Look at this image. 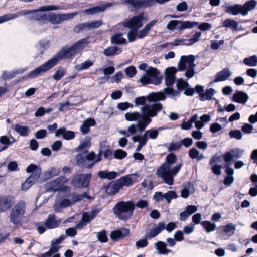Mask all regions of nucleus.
<instances>
[{"instance_id":"nucleus-1","label":"nucleus","mask_w":257,"mask_h":257,"mask_svg":"<svg viewBox=\"0 0 257 257\" xmlns=\"http://www.w3.org/2000/svg\"><path fill=\"white\" fill-rule=\"evenodd\" d=\"M163 109V105L160 103L142 106L141 113L137 111L127 112L125 114V118L128 121H137V129L143 132L152 122V118L157 116L158 113Z\"/></svg>"},{"instance_id":"nucleus-2","label":"nucleus","mask_w":257,"mask_h":257,"mask_svg":"<svg viewBox=\"0 0 257 257\" xmlns=\"http://www.w3.org/2000/svg\"><path fill=\"white\" fill-rule=\"evenodd\" d=\"M177 157L173 153L168 154L165 158L164 162L157 169L156 175L168 185L174 183V178L179 172L182 166V163H178L171 168L176 162Z\"/></svg>"},{"instance_id":"nucleus-3","label":"nucleus","mask_w":257,"mask_h":257,"mask_svg":"<svg viewBox=\"0 0 257 257\" xmlns=\"http://www.w3.org/2000/svg\"><path fill=\"white\" fill-rule=\"evenodd\" d=\"M60 7L56 5L43 6L38 9L33 10H24L18 12L17 14H9L0 16V24L13 20L20 16H27L26 18L31 20L45 21L46 14H41L40 12L57 10Z\"/></svg>"},{"instance_id":"nucleus-4","label":"nucleus","mask_w":257,"mask_h":257,"mask_svg":"<svg viewBox=\"0 0 257 257\" xmlns=\"http://www.w3.org/2000/svg\"><path fill=\"white\" fill-rule=\"evenodd\" d=\"M88 40L83 38L75 43L70 47L65 46L57 52L50 60L54 67L58 62L63 59H69L78 54L87 45Z\"/></svg>"},{"instance_id":"nucleus-5","label":"nucleus","mask_w":257,"mask_h":257,"mask_svg":"<svg viewBox=\"0 0 257 257\" xmlns=\"http://www.w3.org/2000/svg\"><path fill=\"white\" fill-rule=\"evenodd\" d=\"M135 204L132 201L118 202L112 208L113 214L120 220L127 221L133 215Z\"/></svg>"},{"instance_id":"nucleus-6","label":"nucleus","mask_w":257,"mask_h":257,"mask_svg":"<svg viewBox=\"0 0 257 257\" xmlns=\"http://www.w3.org/2000/svg\"><path fill=\"white\" fill-rule=\"evenodd\" d=\"M257 2L255 0H250L245 2L243 5L235 4L229 5L225 3L222 8L225 13L232 15L240 14L242 16L247 15L248 12L253 10L256 6Z\"/></svg>"},{"instance_id":"nucleus-7","label":"nucleus","mask_w":257,"mask_h":257,"mask_svg":"<svg viewBox=\"0 0 257 257\" xmlns=\"http://www.w3.org/2000/svg\"><path fill=\"white\" fill-rule=\"evenodd\" d=\"M26 203L24 201H19L13 208L9 215L10 222L16 226H20L25 214Z\"/></svg>"},{"instance_id":"nucleus-8","label":"nucleus","mask_w":257,"mask_h":257,"mask_svg":"<svg viewBox=\"0 0 257 257\" xmlns=\"http://www.w3.org/2000/svg\"><path fill=\"white\" fill-rule=\"evenodd\" d=\"M195 60V56L193 55L182 56L178 64V70L183 71L187 68L185 76L188 78H192L195 74L194 69L196 67Z\"/></svg>"},{"instance_id":"nucleus-9","label":"nucleus","mask_w":257,"mask_h":257,"mask_svg":"<svg viewBox=\"0 0 257 257\" xmlns=\"http://www.w3.org/2000/svg\"><path fill=\"white\" fill-rule=\"evenodd\" d=\"M26 171L29 173H31V174L21 185V190L24 191L27 190L38 181L40 177L42 169L40 166L31 164L26 168Z\"/></svg>"},{"instance_id":"nucleus-10","label":"nucleus","mask_w":257,"mask_h":257,"mask_svg":"<svg viewBox=\"0 0 257 257\" xmlns=\"http://www.w3.org/2000/svg\"><path fill=\"white\" fill-rule=\"evenodd\" d=\"M96 155L94 151H91L87 155L85 153H79L75 156L76 165L82 169H91L94 166L93 160Z\"/></svg>"},{"instance_id":"nucleus-11","label":"nucleus","mask_w":257,"mask_h":257,"mask_svg":"<svg viewBox=\"0 0 257 257\" xmlns=\"http://www.w3.org/2000/svg\"><path fill=\"white\" fill-rule=\"evenodd\" d=\"M78 14L77 12H73L67 14H56L53 13H50L48 15L46 14L45 21L49 22L54 25L61 23L64 21H67L73 19Z\"/></svg>"},{"instance_id":"nucleus-12","label":"nucleus","mask_w":257,"mask_h":257,"mask_svg":"<svg viewBox=\"0 0 257 257\" xmlns=\"http://www.w3.org/2000/svg\"><path fill=\"white\" fill-rule=\"evenodd\" d=\"M92 176V174L90 173L78 174L72 179L71 184L76 188H88Z\"/></svg>"},{"instance_id":"nucleus-13","label":"nucleus","mask_w":257,"mask_h":257,"mask_svg":"<svg viewBox=\"0 0 257 257\" xmlns=\"http://www.w3.org/2000/svg\"><path fill=\"white\" fill-rule=\"evenodd\" d=\"M188 87H189V83L185 81L183 79L179 78L177 79L176 82V90L173 89L172 88H165L164 91L167 95H170L172 97L179 96L181 91L185 90V89Z\"/></svg>"},{"instance_id":"nucleus-14","label":"nucleus","mask_w":257,"mask_h":257,"mask_svg":"<svg viewBox=\"0 0 257 257\" xmlns=\"http://www.w3.org/2000/svg\"><path fill=\"white\" fill-rule=\"evenodd\" d=\"M243 153V150L239 148L232 149L229 151L225 152L223 155V158L225 162V166L230 165L232 162L240 158Z\"/></svg>"},{"instance_id":"nucleus-15","label":"nucleus","mask_w":257,"mask_h":257,"mask_svg":"<svg viewBox=\"0 0 257 257\" xmlns=\"http://www.w3.org/2000/svg\"><path fill=\"white\" fill-rule=\"evenodd\" d=\"M143 17V13H140L138 15L132 17L129 20L124 21L123 26L132 30L138 31L143 25L142 23Z\"/></svg>"},{"instance_id":"nucleus-16","label":"nucleus","mask_w":257,"mask_h":257,"mask_svg":"<svg viewBox=\"0 0 257 257\" xmlns=\"http://www.w3.org/2000/svg\"><path fill=\"white\" fill-rule=\"evenodd\" d=\"M66 182V178L64 176H61L54 180L47 183L45 184V188L47 192L60 191L62 189V186Z\"/></svg>"},{"instance_id":"nucleus-17","label":"nucleus","mask_w":257,"mask_h":257,"mask_svg":"<svg viewBox=\"0 0 257 257\" xmlns=\"http://www.w3.org/2000/svg\"><path fill=\"white\" fill-rule=\"evenodd\" d=\"M53 65L50 60L46 61L42 65L38 67L32 71L30 72L28 77L30 78H34L38 77L42 73H45L53 67Z\"/></svg>"},{"instance_id":"nucleus-18","label":"nucleus","mask_w":257,"mask_h":257,"mask_svg":"<svg viewBox=\"0 0 257 257\" xmlns=\"http://www.w3.org/2000/svg\"><path fill=\"white\" fill-rule=\"evenodd\" d=\"M13 204V197L12 195H0V213L9 210Z\"/></svg>"},{"instance_id":"nucleus-19","label":"nucleus","mask_w":257,"mask_h":257,"mask_svg":"<svg viewBox=\"0 0 257 257\" xmlns=\"http://www.w3.org/2000/svg\"><path fill=\"white\" fill-rule=\"evenodd\" d=\"M176 69L174 67H168L165 72V83L167 88H171L174 83Z\"/></svg>"},{"instance_id":"nucleus-20","label":"nucleus","mask_w":257,"mask_h":257,"mask_svg":"<svg viewBox=\"0 0 257 257\" xmlns=\"http://www.w3.org/2000/svg\"><path fill=\"white\" fill-rule=\"evenodd\" d=\"M165 228V223L164 222H160L158 224L157 226L153 229H150L146 231L145 237L147 239H151L160 234Z\"/></svg>"},{"instance_id":"nucleus-21","label":"nucleus","mask_w":257,"mask_h":257,"mask_svg":"<svg viewBox=\"0 0 257 257\" xmlns=\"http://www.w3.org/2000/svg\"><path fill=\"white\" fill-rule=\"evenodd\" d=\"M130 234V230L125 228H121L113 231L110 233V238L113 241H118L126 237Z\"/></svg>"},{"instance_id":"nucleus-22","label":"nucleus","mask_w":257,"mask_h":257,"mask_svg":"<svg viewBox=\"0 0 257 257\" xmlns=\"http://www.w3.org/2000/svg\"><path fill=\"white\" fill-rule=\"evenodd\" d=\"M61 223L60 219H56V216L54 214L48 215L45 222V226L48 229H54L57 228Z\"/></svg>"},{"instance_id":"nucleus-23","label":"nucleus","mask_w":257,"mask_h":257,"mask_svg":"<svg viewBox=\"0 0 257 257\" xmlns=\"http://www.w3.org/2000/svg\"><path fill=\"white\" fill-rule=\"evenodd\" d=\"M146 75L150 77L152 81L158 79L159 82V84L162 82L163 75L156 68L149 67L146 70Z\"/></svg>"},{"instance_id":"nucleus-24","label":"nucleus","mask_w":257,"mask_h":257,"mask_svg":"<svg viewBox=\"0 0 257 257\" xmlns=\"http://www.w3.org/2000/svg\"><path fill=\"white\" fill-rule=\"evenodd\" d=\"M62 135L63 138L66 140H72L75 137V133L72 131H67L65 127H60L55 132V136L59 137Z\"/></svg>"},{"instance_id":"nucleus-25","label":"nucleus","mask_w":257,"mask_h":257,"mask_svg":"<svg viewBox=\"0 0 257 257\" xmlns=\"http://www.w3.org/2000/svg\"><path fill=\"white\" fill-rule=\"evenodd\" d=\"M121 187L119 184L117 183V180L114 182L109 183L105 187V192L108 195H114L117 194Z\"/></svg>"},{"instance_id":"nucleus-26","label":"nucleus","mask_w":257,"mask_h":257,"mask_svg":"<svg viewBox=\"0 0 257 257\" xmlns=\"http://www.w3.org/2000/svg\"><path fill=\"white\" fill-rule=\"evenodd\" d=\"M165 94H166L164 92H153L147 96V101L150 102H153V104L158 103V101L166 99Z\"/></svg>"},{"instance_id":"nucleus-27","label":"nucleus","mask_w":257,"mask_h":257,"mask_svg":"<svg viewBox=\"0 0 257 257\" xmlns=\"http://www.w3.org/2000/svg\"><path fill=\"white\" fill-rule=\"evenodd\" d=\"M248 98V95L241 91H237L232 96V100L234 102L242 104H245Z\"/></svg>"},{"instance_id":"nucleus-28","label":"nucleus","mask_w":257,"mask_h":257,"mask_svg":"<svg viewBox=\"0 0 257 257\" xmlns=\"http://www.w3.org/2000/svg\"><path fill=\"white\" fill-rule=\"evenodd\" d=\"M111 6V3H107L105 5L97 6L85 9L84 12L87 15H93L104 11L107 8Z\"/></svg>"},{"instance_id":"nucleus-29","label":"nucleus","mask_w":257,"mask_h":257,"mask_svg":"<svg viewBox=\"0 0 257 257\" xmlns=\"http://www.w3.org/2000/svg\"><path fill=\"white\" fill-rule=\"evenodd\" d=\"M96 124L95 120L89 118L86 119L80 127V130L82 134L86 135L90 131V127Z\"/></svg>"},{"instance_id":"nucleus-30","label":"nucleus","mask_w":257,"mask_h":257,"mask_svg":"<svg viewBox=\"0 0 257 257\" xmlns=\"http://www.w3.org/2000/svg\"><path fill=\"white\" fill-rule=\"evenodd\" d=\"M158 22V20H154L147 24L143 29L137 32V37L139 39H142L147 36L151 28Z\"/></svg>"},{"instance_id":"nucleus-31","label":"nucleus","mask_w":257,"mask_h":257,"mask_svg":"<svg viewBox=\"0 0 257 257\" xmlns=\"http://www.w3.org/2000/svg\"><path fill=\"white\" fill-rule=\"evenodd\" d=\"M91 146V138L86 136L83 141L80 142V145L76 148V151L78 152H83V153H88L87 150Z\"/></svg>"},{"instance_id":"nucleus-32","label":"nucleus","mask_w":257,"mask_h":257,"mask_svg":"<svg viewBox=\"0 0 257 257\" xmlns=\"http://www.w3.org/2000/svg\"><path fill=\"white\" fill-rule=\"evenodd\" d=\"M231 75V73L228 68H224L218 72L215 76L214 82L223 81L227 80Z\"/></svg>"},{"instance_id":"nucleus-33","label":"nucleus","mask_w":257,"mask_h":257,"mask_svg":"<svg viewBox=\"0 0 257 257\" xmlns=\"http://www.w3.org/2000/svg\"><path fill=\"white\" fill-rule=\"evenodd\" d=\"M164 129V128L163 127H160L158 128H152L146 131L143 136L145 137L147 141L149 139H156L158 136L159 132Z\"/></svg>"},{"instance_id":"nucleus-34","label":"nucleus","mask_w":257,"mask_h":257,"mask_svg":"<svg viewBox=\"0 0 257 257\" xmlns=\"http://www.w3.org/2000/svg\"><path fill=\"white\" fill-rule=\"evenodd\" d=\"M198 25V22H192L190 21H182L178 20L177 26H176V29L179 31H182L185 29H190L193 28L194 26Z\"/></svg>"},{"instance_id":"nucleus-35","label":"nucleus","mask_w":257,"mask_h":257,"mask_svg":"<svg viewBox=\"0 0 257 257\" xmlns=\"http://www.w3.org/2000/svg\"><path fill=\"white\" fill-rule=\"evenodd\" d=\"M238 25V23L237 21L230 18H226L222 23V27L230 28L233 31L239 30Z\"/></svg>"},{"instance_id":"nucleus-36","label":"nucleus","mask_w":257,"mask_h":257,"mask_svg":"<svg viewBox=\"0 0 257 257\" xmlns=\"http://www.w3.org/2000/svg\"><path fill=\"white\" fill-rule=\"evenodd\" d=\"M132 175L133 174L125 175L117 180V183L119 184L121 188L123 186L130 187L133 184V181L131 178Z\"/></svg>"},{"instance_id":"nucleus-37","label":"nucleus","mask_w":257,"mask_h":257,"mask_svg":"<svg viewBox=\"0 0 257 257\" xmlns=\"http://www.w3.org/2000/svg\"><path fill=\"white\" fill-rule=\"evenodd\" d=\"M155 247L160 254L167 255L172 252L171 250L167 248V244L163 241H159L156 243Z\"/></svg>"},{"instance_id":"nucleus-38","label":"nucleus","mask_w":257,"mask_h":257,"mask_svg":"<svg viewBox=\"0 0 257 257\" xmlns=\"http://www.w3.org/2000/svg\"><path fill=\"white\" fill-rule=\"evenodd\" d=\"M121 48L116 46H110L105 49L103 51V54L107 57H110L116 55H118L121 52Z\"/></svg>"},{"instance_id":"nucleus-39","label":"nucleus","mask_w":257,"mask_h":257,"mask_svg":"<svg viewBox=\"0 0 257 257\" xmlns=\"http://www.w3.org/2000/svg\"><path fill=\"white\" fill-rule=\"evenodd\" d=\"M14 130L20 136L24 137L27 136L29 133V128L28 126H22L18 124L15 125Z\"/></svg>"},{"instance_id":"nucleus-40","label":"nucleus","mask_w":257,"mask_h":257,"mask_svg":"<svg viewBox=\"0 0 257 257\" xmlns=\"http://www.w3.org/2000/svg\"><path fill=\"white\" fill-rule=\"evenodd\" d=\"M121 33H117L114 34L111 37V42L112 44L117 45L122 44L126 42V39L122 37Z\"/></svg>"},{"instance_id":"nucleus-41","label":"nucleus","mask_w":257,"mask_h":257,"mask_svg":"<svg viewBox=\"0 0 257 257\" xmlns=\"http://www.w3.org/2000/svg\"><path fill=\"white\" fill-rule=\"evenodd\" d=\"M23 71L20 70H13L12 72L4 71L2 75L3 80L10 79L14 78L16 75L22 73Z\"/></svg>"},{"instance_id":"nucleus-42","label":"nucleus","mask_w":257,"mask_h":257,"mask_svg":"<svg viewBox=\"0 0 257 257\" xmlns=\"http://www.w3.org/2000/svg\"><path fill=\"white\" fill-rule=\"evenodd\" d=\"M90 30L88 22L80 23L76 25L73 28V31L76 33H79L81 32Z\"/></svg>"},{"instance_id":"nucleus-43","label":"nucleus","mask_w":257,"mask_h":257,"mask_svg":"<svg viewBox=\"0 0 257 257\" xmlns=\"http://www.w3.org/2000/svg\"><path fill=\"white\" fill-rule=\"evenodd\" d=\"M66 74V70L62 67H59L53 75V78L56 81L60 80Z\"/></svg>"},{"instance_id":"nucleus-44","label":"nucleus","mask_w":257,"mask_h":257,"mask_svg":"<svg viewBox=\"0 0 257 257\" xmlns=\"http://www.w3.org/2000/svg\"><path fill=\"white\" fill-rule=\"evenodd\" d=\"M215 93V90L213 88H209L206 90L205 92L200 95V100L204 101L209 100L212 99L213 95Z\"/></svg>"},{"instance_id":"nucleus-45","label":"nucleus","mask_w":257,"mask_h":257,"mask_svg":"<svg viewBox=\"0 0 257 257\" xmlns=\"http://www.w3.org/2000/svg\"><path fill=\"white\" fill-rule=\"evenodd\" d=\"M243 63L246 66L254 67L257 65V56L252 55L249 57L245 58L243 59Z\"/></svg>"},{"instance_id":"nucleus-46","label":"nucleus","mask_w":257,"mask_h":257,"mask_svg":"<svg viewBox=\"0 0 257 257\" xmlns=\"http://www.w3.org/2000/svg\"><path fill=\"white\" fill-rule=\"evenodd\" d=\"M236 229V225L232 223H227L223 227V232L228 234L229 236L232 235L234 234V231Z\"/></svg>"},{"instance_id":"nucleus-47","label":"nucleus","mask_w":257,"mask_h":257,"mask_svg":"<svg viewBox=\"0 0 257 257\" xmlns=\"http://www.w3.org/2000/svg\"><path fill=\"white\" fill-rule=\"evenodd\" d=\"M201 225L205 229L207 232H210L215 230L216 226L214 223H211L208 221H203L201 222Z\"/></svg>"},{"instance_id":"nucleus-48","label":"nucleus","mask_w":257,"mask_h":257,"mask_svg":"<svg viewBox=\"0 0 257 257\" xmlns=\"http://www.w3.org/2000/svg\"><path fill=\"white\" fill-rule=\"evenodd\" d=\"M139 82L143 85H146L148 84H152L154 85L159 84V82L158 79L155 80H152L150 77L147 76H143L139 79Z\"/></svg>"},{"instance_id":"nucleus-49","label":"nucleus","mask_w":257,"mask_h":257,"mask_svg":"<svg viewBox=\"0 0 257 257\" xmlns=\"http://www.w3.org/2000/svg\"><path fill=\"white\" fill-rule=\"evenodd\" d=\"M93 61L90 60H87L84 62L77 65L76 66V68L77 70L79 71H81L83 70L87 69L92 66L93 65Z\"/></svg>"},{"instance_id":"nucleus-50","label":"nucleus","mask_w":257,"mask_h":257,"mask_svg":"<svg viewBox=\"0 0 257 257\" xmlns=\"http://www.w3.org/2000/svg\"><path fill=\"white\" fill-rule=\"evenodd\" d=\"M49 47V42L48 40H42L39 41L38 50L40 54L45 51Z\"/></svg>"},{"instance_id":"nucleus-51","label":"nucleus","mask_w":257,"mask_h":257,"mask_svg":"<svg viewBox=\"0 0 257 257\" xmlns=\"http://www.w3.org/2000/svg\"><path fill=\"white\" fill-rule=\"evenodd\" d=\"M178 197L177 194L174 191H168L164 193V197L168 203H170L172 199H176Z\"/></svg>"},{"instance_id":"nucleus-52","label":"nucleus","mask_w":257,"mask_h":257,"mask_svg":"<svg viewBox=\"0 0 257 257\" xmlns=\"http://www.w3.org/2000/svg\"><path fill=\"white\" fill-rule=\"evenodd\" d=\"M97 238L98 240L102 243L107 242L108 237L107 236V233L105 230H102L97 233Z\"/></svg>"},{"instance_id":"nucleus-53","label":"nucleus","mask_w":257,"mask_h":257,"mask_svg":"<svg viewBox=\"0 0 257 257\" xmlns=\"http://www.w3.org/2000/svg\"><path fill=\"white\" fill-rule=\"evenodd\" d=\"M114 158L118 159H122L127 156V153L122 149H118L113 153Z\"/></svg>"},{"instance_id":"nucleus-54","label":"nucleus","mask_w":257,"mask_h":257,"mask_svg":"<svg viewBox=\"0 0 257 257\" xmlns=\"http://www.w3.org/2000/svg\"><path fill=\"white\" fill-rule=\"evenodd\" d=\"M229 136L230 138H235L237 140H240L242 137L240 131L237 130L230 131L229 132Z\"/></svg>"},{"instance_id":"nucleus-55","label":"nucleus","mask_w":257,"mask_h":257,"mask_svg":"<svg viewBox=\"0 0 257 257\" xmlns=\"http://www.w3.org/2000/svg\"><path fill=\"white\" fill-rule=\"evenodd\" d=\"M147 100V96H141L135 98V103L136 104V106L139 105H143L144 106L145 105H149L148 104H146V102ZM152 104H150V105H152Z\"/></svg>"},{"instance_id":"nucleus-56","label":"nucleus","mask_w":257,"mask_h":257,"mask_svg":"<svg viewBox=\"0 0 257 257\" xmlns=\"http://www.w3.org/2000/svg\"><path fill=\"white\" fill-rule=\"evenodd\" d=\"M12 138L13 141H11L8 137L3 136L0 137V143L3 145H12L16 141L14 138L12 137Z\"/></svg>"},{"instance_id":"nucleus-57","label":"nucleus","mask_w":257,"mask_h":257,"mask_svg":"<svg viewBox=\"0 0 257 257\" xmlns=\"http://www.w3.org/2000/svg\"><path fill=\"white\" fill-rule=\"evenodd\" d=\"M182 144H180V142H172L169 144V146L168 147V151L169 152L176 151L179 150Z\"/></svg>"},{"instance_id":"nucleus-58","label":"nucleus","mask_w":257,"mask_h":257,"mask_svg":"<svg viewBox=\"0 0 257 257\" xmlns=\"http://www.w3.org/2000/svg\"><path fill=\"white\" fill-rule=\"evenodd\" d=\"M125 72L128 77L132 78L136 74L137 70L135 66H130L125 68Z\"/></svg>"},{"instance_id":"nucleus-59","label":"nucleus","mask_w":257,"mask_h":257,"mask_svg":"<svg viewBox=\"0 0 257 257\" xmlns=\"http://www.w3.org/2000/svg\"><path fill=\"white\" fill-rule=\"evenodd\" d=\"M201 32L200 31L196 32L191 38L189 39V42H190V44H188L189 45H193L194 43L198 42L199 40V38L201 37Z\"/></svg>"},{"instance_id":"nucleus-60","label":"nucleus","mask_w":257,"mask_h":257,"mask_svg":"<svg viewBox=\"0 0 257 257\" xmlns=\"http://www.w3.org/2000/svg\"><path fill=\"white\" fill-rule=\"evenodd\" d=\"M89 29L92 30L99 27L103 25V22L101 20L96 21H90L88 22Z\"/></svg>"},{"instance_id":"nucleus-61","label":"nucleus","mask_w":257,"mask_h":257,"mask_svg":"<svg viewBox=\"0 0 257 257\" xmlns=\"http://www.w3.org/2000/svg\"><path fill=\"white\" fill-rule=\"evenodd\" d=\"M129 107L133 108V105L127 102L119 103L117 105V108L122 111L127 109Z\"/></svg>"},{"instance_id":"nucleus-62","label":"nucleus","mask_w":257,"mask_h":257,"mask_svg":"<svg viewBox=\"0 0 257 257\" xmlns=\"http://www.w3.org/2000/svg\"><path fill=\"white\" fill-rule=\"evenodd\" d=\"M146 238L140 239L136 242V246L137 248H144L147 246L148 242Z\"/></svg>"},{"instance_id":"nucleus-63","label":"nucleus","mask_w":257,"mask_h":257,"mask_svg":"<svg viewBox=\"0 0 257 257\" xmlns=\"http://www.w3.org/2000/svg\"><path fill=\"white\" fill-rule=\"evenodd\" d=\"M180 144H182V146L183 145L186 148H188L192 145L193 140L191 138L187 137L182 139L180 142Z\"/></svg>"},{"instance_id":"nucleus-64","label":"nucleus","mask_w":257,"mask_h":257,"mask_svg":"<svg viewBox=\"0 0 257 257\" xmlns=\"http://www.w3.org/2000/svg\"><path fill=\"white\" fill-rule=\"evenodd\" d=\"M188 6L186 2L183 1L179 3L176 6V9L178 11L183 12L187 10Z\"/></svg>"}]
</instances>
